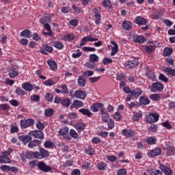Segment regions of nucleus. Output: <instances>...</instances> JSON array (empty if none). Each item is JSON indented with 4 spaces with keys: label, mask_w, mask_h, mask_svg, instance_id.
<instances>
[{
    "label": "nucleus",
    "mask_w": 175,
    "mask_h": 175,
    "mask_svg": "<svg viewBox=\"0 0 175 175\" xmlns=\"http://www.w3.org/2000/svg\"><path fill=\"white\" fill-rule=\"evenodd\" d=\"M93 11L94 13V17L96 18L95 23L98 25V24L100 23V14L99 13L98 8H94Z\"/></svg>",
    "instance_id": "obj_21"
},
{
    "label": "nucleus",
    "mask_w": 175,
    "mask_h": 175,
    "mask_svg": "<svg viewBox=\"0 0 175 175\" xmlns=\"http://www.w3.org/2000/svg\"><path fill=\"white\" fill-rule=\"evenodd\" d=\"M42 144V140L33 139L29 142L27 147H29V148H33V147H36L38 144Z\"/></svg>",
    "instance_id": "obj_20"
},
{
    "label": "nucleus",
    "mask_w": 175,
    "mask_h": 175,
    "mask_svg": "<svg viewBox=\"0 0 175 175\" xmlns=\"http://www.w3.org/2000/svg\"><path fill=\"white\" fill-rule=\"evenodd\" d=\"M37 166H38L39 170H42V172H44L45 173L51 172V170H52L51 167L46 165V163H44V161L39 162L37 164Z\"/></svg>",
    "instance_id": "obj_6"
},
{
    "label": "nucleus",
    "mask_w": 175,
    "mask_h": 175,
    "mask_svg": "<svg viewBox=\"0 0 175 175\" xmlns=\"http://www.w3.org/2000/svg\"><path fill=\"white\" fill-rule=\"evenodd\" d=\"M107 168V165H106V163L103 162L98 163V170H106Z\"/></svg>",
    "instance_id": "obj_43"
},
{
    "label": "nucleus",
    "mask_w": 175,
    "mask_h": 175,
    "mask_svg": "<svg viewBox=\"0 0 175 175\" xmlns=\"http://www.w3.org/2000/svg\"><path fill=\"white\" fill-rule=\"evenodd\" d=\"M35 124V121L33 119L21 120V127L23 129H26L28 126H32Z\"/></svg>",
    "instance_id": "obj_5"
},
{
    "label": "nucleus",
    "mask_w": 175,
    "mask_h": 175,
    "mask_svg": "<svg viewBox=\"0 0 175 175\" xmlns=\"http://www.w3.org/2000/svg\"><path fill=\"white\" fill-rule=\"evenodd\" d=\"M70 135L71 137H73L74 139H77V137H79V134L74 129L70 131Z\"/></svg>",
    "instance_id": "obj_56"
},
{
    "label": "nucleus",
    "mask_w": 175,
    "mask_h": 175,
    "mask_svg": "<svg viewBox=\"0 0 175 175\" xmlns=\"http://www.w3.org/2000/svg\"><path fill=\"white\" fill-rule=\"evenodd\" d=\"M0 163H10V159L5 154L0 156Z\"/></svg>",
    "instance_id": "obj_29"
},
{
    "label": "nucleus",
    "mask_w": 175,
    "mask_h": 175,
    "mask_svg": "<svg viewBox=\"0 0 175 175\" xmlns=\"http://www.w3.org/2000/svg\"><path fill=\"white\" fill-rule=\"evenodd\" d=\"M85 67L88 68V69H96V66H95V64L94 63L92 64L91 62L86 63Z\"/></svg>",
    "instance_id": "obj_58"
},
{
    "label": "nucleus",
    "mask_w": 175,
    "mask_h": 175,
    "mask_svg": "<svg viewBox=\"0 0 175 175\" xmlns=\"http://www.w3.org/2000/svg\"><path fill=\"white\" fill-rule=\"evenodd\" d=\"M102 107H103V103H97L92 105L91 110L94 113H96L99 110V109H102Z\"/></svg>",
    "instance_id": "obj_18"
},
{
    "label": "nucleus",
    "mask_w": 175,
    "mask_h": 175,
    "mask_svg": "<svg viewBox=\"0 0 175 175\" xmlns=\"http://www.w3.org/2000/svg\"><path fill=\"white\" fill-rule=\"evenodd\" d=\"M143 117V115L140 113H135L133 116V121H139L140 118Z\"/></svg>",
    "instance_id": "obj_39"
},
{
    "label": "nucleus",
    "mask_w": 175,
    "mask_h": 175,
    "mask_svg": "<svg viewBox=\"0 0 175 175\" xmlns=\"http://www.w3.org/2000/svg\"><path fill=\"white\" fill-rule=\"evenodd\" d=\"M84 107V103L81 100H75L73 102V104L71 105L70 108L71 109H79L80 107Z\"/></svg>",
    "instance_id": "obj_15"
},
{
    "label": "nucleus",
    "mask_w": 175,
    "mask_h": 175,
    "mask_svg": "<svg viewBox=\"0 0 175 175\" xmlns=\"http://www.w3.org/2000/svg\"><path fill=\"white\" fill-rule=\"evenodd\" d=\"M75 129L78 132H83L84 129H85V126L84 125V123L83 122H79L77 124H75Z\"/></svg>",
    "instance_id": "obj_32"
},
{
    "label": "nucleus",
    "mask_w": 175,
    "mask_h": 175,
    "mask_svg": "<svg viewBox=\"0 0 175 175\" xmlns=\"http://www.w3.org/2000/svg\"><path fill=\"white\" fill-rule=\"evenodd\" d=\"M59 135L61 136H64L65 139H67V140H69V128L68 127H62L59 131Z\"/></svg>",
    "instance_id": "obj_11"
},
{
    "label": "nucleus",
    "mask_w": 175,
    "mask_h": 175,
    "mask_svg": "<svg viewBox=\"0 0 175 175\" xmlns=\"http://www.w3.org/2000/svg\"><path fill=\"white\" fill-rule=\"evenodd\" d=\"M79 111V113H81V114H83V116H87L88 117H91L92 116V113L88 109H80Z\"/></svg>",
    "instance_id": "obj_30"
},
{
    "label": "nucleus",
    "mask_w": 175,
    "mask_h": 175,
    "mask_svg": "<svg viewBox=\"0 0 175 175\" xmlns=\"http://www.w3.org/2000/svg\"><path fill=\"white\" fill-rule=\"evenodd\" d=\"M17 69V66H12V68H8V75L10 79H15L18 76V72L16 70Z\"/></svg>",
    "instance_id": "obj_7"
},
{
    "label": "nucleus",
    "mask_w": 175,
    "mask_h": 175,
    "mask_svg": "<svg viewBox=\"0 0 175 175\" xmlns=\"http://www.w3.org/2000/svg\"><path fill=\"white\" fill-rule=\"evenodd\" d=\"M29 135L33 136L35 139H40V140L44 139V133L40 130L32 131L29 133Z\"/></svg>",
    "instance_id": "obj_4"
},
{
    "label": "nucleus",
    "mask_w": 175,
    "mask_h": 175,
    "mask_svg": "<svg viewBox=\"0 0 175 175\" xmlns=\"http://www.w3.org/2000/svg\"><path fill=\"white\" fill-rule=\"evenodd\" d=\"M158 120H159V114L157 113H153L146 116V121L149 124L157 122Z\"/></svg>",
    "instance_id": "obj_2"
},
{
    "label": "nucleus",
    "mask_w": 175,
    "mask_h": 175,
    "mask_svg": "<svg viewBox=\"0 0 175 175\" xmlns=\"http://www.w3.org/2000/svg\"><path fill=\"white\" fill-rule=\"evenodd\" d=\"M19 140L21 142H23L24 144H27V143H29L32 140V137L27 135H20L18 137Z\"/></svg>",
    "instance_id": "obj_14"
},
{
    "label": "nucleus",
    "mask_w": 175,
    "mask_h": 175,
    "mask_svg": "<svg viewBox=\"0 0 175 175\" xmlns=\"http://www.w3.org/2000/svg\"><path fill=\"white\" fill-rule=\"evenodd\" d=\"M161 154H162V150L161 148H157L154 150L148 151V157H149V158H154V157H158V155H161Z\"/></svg>",
    "instance_id": "obj_8"
},
{
    "label": "nucleus",
    "mask_w": 175,
    "mask_h": 175,
    "mask_svg": "<svg viewBox=\"0 0 175 175\" xmlns=\"http://www.w3.org/2000/svg\"><path fill=\"white\" fill-rule=\"evenodd\" d=\"M125 66L127 68H135V66H139V62L135 60H129L125 63Z\"/></svg>",
    "instance_id": "obj_22"
},
{
    "label": "nucleus",
    "mask_w": 175,
    "mask_h": 175,
    "mask_svg": "<svg viewBox=\"0 0 175 175\" xmlns=\"http://www.w3.org/2000/svg\"><path fill=\"white\" fill-rule=\"evenodd\" d=\"M89 80L90 83H96V81H99L100 80V77H90Z\"/></svg>",
    "instance_id": "obj_63"
},
{
    "label": "nucleus",
    "mask_w": 175,
    "mask_h": 175,
    "mask_svg": "<svg viewBox=\"0 0 175 175\" xmlns=\"http://www.w3.org/2000/svg\"><path fill=\"white\" fill-rule=\"evenodd\" d=\"M20 36L27 38L28 39L32 38V31L29 29L23 30L21 32Z\"/></svg>",
    "instance_id": "obj_19"
},
{
    "label": "nucleus",
    "mask_w": 175,
    "mask_h": 175,
    "mask_svg": "<svg viewBox=\"0 0 175 175\" xmlns=\"http://www.w3.org/2000/svg\"><path fill=\"white\" fill-rule=\"evenodd\" d=\"M150 98L152 99V100L158 101L159 99H161V96H159L158 94H154L150 95Z\"/></svg>",
    "instance_id": "obj_51"
},
{
    "label": "nucleus",
    "mask_w": 175,
    "mask_h": 175,
    "mask_svg": "<svg viewBox=\"0 0 175 175\" xmlns=\"http://www.w3.org/2000/svg\"><path fill=\"white\" fill-rule=\"evenodd\" d=\"M54 84H55V82L51 79H48V80L44 81V85H47L49 87H50L51 85H54Z\"/></svg>",
    "instance_id": "obj_54"
},
{
    "label": "nucleus",
    "mask_w": 175,
    "mask_h": 175,
    "mask_svg": "<svg viewBox=\"0 0 175 175\" xmlns=\"http://www.w3.org/2000/svg\"><path fill=\"white\" fill-rule=\"evenodd\" d=\"M113 118L116 121H121V120H122V116H121L120 112H116L113 116Z\"/></svg>",
    "instance_id": "obj_52"
},
{
    "label": "nucleus",
    "mask_w": 175,
    "mask_h": 175,
    "mask_svg": "<svg viewBox=\"0 0 175 175\" xmlns=\"http://www.w3.org/2000/svg\"><path fill=\"white\" fill-rule=\"evenodd\" d=\"M122 27L126 31H129V29H131L132 28V23L129 21H126L122 23Z\"/></svg>",
    "instance_id": "obj_35"
},
{
    "label": "nucleus",
    "mask_w": 175,
    "mask_h": 175,
    "mask_svg": "<svg viewBox=\"0 0 175 175\" xmlns=\"http://www.w3.org/2000/svg\"><path fill=\"white\" fill-rule=\"evenodd\" d=\"M15 93L17 94V95L21 96V95H27V92L24 91L23 89L20 88H17L15 90Z\"/></svg>",
    "instance_id": "obj_45"
},
{
    "label": "nucleus",
    "mask_w": 175,
    "mask_h": 175,
    "mask_svg": "<svg viewBox=\"0 0 175 175\" xmlns=\"http://www.w3.org/2000/svg\"><path fill=\"white\" fill-rule=\"evenodd\" d=\"M122 133L125 137H133V136H135V131L131 129H123Z\"/></svg>",
    "instance_id": "obj_16"
},
{
    "label": "nucleus",
    "mask_w": 175,
    "mask_h": 175,
    "mask_svg": "<svg viewBox=\"0 0 175 175\" xmlns=\"http://www.w3.org/2000/svg\"><path fill=\"white\" fill-rule=\"evenodd\" d=\"M159 79L161 80V81H163V83H167V81H169V78L166 77V76H165L163 74H160Z\"/></svg>",
    "instance_id": "obj_49"
},
{
    "label": "nucleus",
    "mask_w": 175,
    "mask_h": 175,
    "mask_svg": "<svg viewBox=\"0 0 175 175\" xmlns=\"http://www.w3.org/2000/svg\"><path fill=\"white\" fill-rule=\"evenodd\" d=\"M47 64L51 68V70H57V63L54 60H48Z\"/></svg>",
    "instance_id": "obj_25"
},
{
    "label": "nucleus",
    "mask_w": 175,
    "mask_h": 175,
    "mask_svg": "<svg viewBox=\"0 0 175 175\" xmlns=\"http://www.w3.org/2000/svg\"><path fill=\"white\" fill-rule=\"evenodd\" d=\"M101 116L102 121H103L104 122H107V121L110 120V115H109V113H105Z\"/></svg>",
    "instance_id": "obj_57"
},
{
    "label": "nucleus",
    "mask_w": 175,
    "mask_h": 175,
    "mask_svg": "<svg viewBox=\"0 0 175 175\" xmlns=\"http://www.w3.org/2000/svg\"><path fill=\"white\" fill-rule=\"evenodd\" d=\"M77 83L79 87H85V83H87V81L84 78H83V77L79 76L77 79Z\"/></svg>",
    "instance_id": "obj_34"
},
{
    "label": "nucleus",
    "mask_w": 175,
    "mask_h": 175,
    "mask_svg": "<svg viewBox=\"0 0 175 175\" xmlns=\"http://www.w3.org/2000/svg\"><path fill=\"white\" fill-rule=\"evenodd\" d=\"M105 122L107 123L109 129H113V128H114V120L109 119V120H107V122Z\"/></svg>",
    "instance_id": "obj_50"
},
{
    "label": "nucleus",
    "mask_w": 175,
    "mask_h": 175,
    "mask_svg": "<svg viewBox=\"0 0 175 175\" xmlns=\"http://www.w3.org/2000/svg\"><path fill=\"white\" fill-rule=\"evenodd\" d=\"M164 72L166 73L167 76H171L172 77H175V70L172 68H164Z\"/></svg>",
    "instance_id": "obj_24"
},
{
    "label": "nucleus",
    "mask_w": 175,
    "mask_h": 175,
    "mask_svg": "<svg viewBox=\"0 0 175 175\" xmlns=\"http://www.w3.org/2000/svg\"><path fill=\"white\" fill-rule=\"evenodd\" d=\"M54 146V143L50 141H46L44 143V147H45V148H53Z\"/></svg>",
    "instance_id": "obj_44"
},
{
    "label": "nucleus",
    "mask_w": 175,
    "mask_h": 175,
    "mask_svg": "<svg viewBox=\"0 0 175 175\" xmlns=\"http://www.w3.org/2000/svg\"><path fill=\"white\" fill-rule=\"evenodd\" d=\"M137 43H145V42H147V40L146 39V37L143 36H137L135 40Z\"/></svg>",
    "instance_id": "obj_28"
},
{
    "label": "nucleus",
    "mask_w": 175,
    "mask_h": 175,
    "mask_svg": "<svg viewBox=\"0 0 175 175\" xmlns=\"http://www.w3.org/2000/svg\"><path fill=\"white\" fill-rule=\"evenodd\" d=\"M54 47L58 49V50H62L64 49V44L58 41H55L53 43Z\"/></svg>",
    "instance_id": "obj_40"
},
{
    "label": "nucleus",
    "mask_w": 175,
    "mask_h": 175,
    "mask_svg": "<svg viewBox=\"0 0 175 175\" xmlns=\"http://www.w3.org/2000/svg\"><path fill=\"white\" fill-rule=\"evenodd\" d=\"M84 77H90L91 76H94V72L91 70H86L83 73Z\"/></svg>",
    "instance_id": "obj_62"
},
{
    "label": "nucleus",
    "mask_w": 175,
    "mask_h": 175,
    "mask_svg": "<svg viewBox=\"0 0 175 175\" xmlns=\"http://www.w3.org/2000/svg\"><path fill=\"white\" fill-rule=\"evenodd\" d=\"M173 53V49L172 48H165L163 52L164 57H169L170 55H172Z\"/></svg>",
    "instance_id": "obj_31"
},
{
    "label": "nucleus",
    "mask_w": 175,
    "mask_h": 175,
    "mask_svg": "<svg viewBox=\"0 0 175 175\" xmlns=\"http://www.w3.org/2000/svg\"><path fill=\"white\" fill-rule=\"evenodd\" d=\"M85 154L88 155H94L95 154V150L94 148L89 147L85 150Z\"/></svg>",
    "instance_id": "obj_47"
},
{
    "label": "nucleus",
    "mask_w": 175,
    "mask_h": 175,
    "mask_svg": "<svg viewBox=\"0 0 175 175\" xmlns=\"http://www.w3.org/2000/svg\"><path fill=\"white\" fill-rule=\"evenodd\" d=\"M146 143L150 145L155 144V143H157V139L152 137H150L146 139Z\"/></svg>",
    "instance_id": "obj_48"
},
{
    "label": "nucleus",
    "mask_w": 175,
    "mask_h": 175,
    "mask_svg": "<svg viewBox=\"0 0 175 175\" xmlns=\"http://www.w3.org/2000/svg\"><path fill=\"white\" fill-rule=\"evenodd\" d=\"M40 23L43 25L44 24H48V23H51V17L49 16H44L43 18H40Z\"/></svg>",
    "instance_id": "obj_27"
},
{
    "label": "nucleus",
    "mask_w": 175,
    "mask_h": 175,
    "mask_svg": "<svg viewBox=\"0 0 175 175\" xmlns=\"http://www.w3.org/2000/svg\"><path fill=\"white\" fill-rule=\"evenodd\" d=\"M54 114V109L53 108L46 109L44 111V115L46 117H51Z\"/></svg>",
    "instance_id": "obj_37"
},
{
    "label": "nucleus",
    "mask_w": 175,
    "mask_h": 175,
    "mask_svg": "<svg viewBox=\"0 0 175 175\" xmlns=\"http://www.w3.org/2000/svg\"><path fill=\"white\" fill-rule=\"evenodd\" d=\"M42 47H43L44 50H46V51H47V53H53V47H51L47 44H44Z\"/></svg>",
    "instance_id": "obj_59"
},
{
    "label": "nucleus",
    "mask_w": 175,
    "mask_h": 175,
    "mask_svg": "<svg viewBox=\"0 0 175 175\" xmlns=\"http://www.w3.org/2000/svg\"><path fill=\"white\" fill-rule=\"evenodd\" d=\"M145 50L147 53H152V51H155V46L148 45L146 46Z\"/></svg>",
    "instance_id": "obj_46"
},
{
    "label": "nucleus",
    "mask_w": 175,
    "mask_h": 175,
    "mask_svg": "<svg viewBox=\"0 0 175 175\" xmlns=\"http://www.w3.org/2000/svg\"><path fill=\"white\" fill-rule=\"evenodd\" d=\"M152 88L155 90V91H162L163 90V84L161 82H155L152 83Z\"/></svg>",
    "instance_id": "obj_17"
},
{
    "label": "nucleus",
    "mask_w": 175,
    "mask_h": 175,
    "mask_svg": "<svg viewBox=\"0 0 175 175\" xmlns=\"http://www.w3.org/2000/svg\"><path fill=\"white\" fill-rule=\"evenodd\" d=\"M45 98L46 99V100H48V102H53V100L54 99V96H53V94L50 93H47L45 95Z\"/></svg>",
    "instance_id": "obj_60"
},
{
    "label": "nucleus",
    "mask_w": 175,
    "mask_h": 175,
    "mask_svg": "<svg viewBox=\"0 0 175 175\" xmlns=\"http://www.w3.org/2000/svg\"><path fill=\"white\" fill-rule=\"evenodd\" d=\"M21 158L22 161H25V159H38V154L36 152H23L21 154Z\"/></svg>",
    "instance_id": "obj_1"
},
{
    "label": "nucleus",
    "mask_w": 175,
    "mask_h": 175,
    "mask_svg": "<svg viewBox=\"0 0 175 175\" xmlns=\"http://www.w3.org/2000/svg\"><path fill=\"white\" fill-rule=\"evenodd\" d=\"M75 96L77 99H85L87 93L84 90H76L75 92Z\"/></svg>",
    "instance_id": "obj_12"
},
{
    "label": "nucleus",
    "mask_w": 175,
    "mask_h": 175,
    "mask_svg": "<svg viewBox=\"0 0 175 175\" xmlns=\"http://www.w3.org/2000/svg\"><path fill=\"white\" fill-rule=\"evenodd\" d=\"M139 103H141V105H144V106H146L147 105H150V99L144 96H141L139 98Z\"/></svg>",
    "instance_id": "obj_33"
},
{
    "label": "nucleus",
    "mask_w": 175,
    "mask_h": 175,
    "mask_svg": "<svg viewBox=\"0 0 175 175\" xmlns=\"http://www.w3.org/2000/svg\"><path fill=\"white\" fill-rule=\"evenodd\" d=\"M111 44L114 46V47L112 48L111 55L113 57L118 53V44H117V42L116 41H111Z\"/></svg>",
    "instance_id": "obj_23"
},
{
    "label": "nucleus",
    "mask_w": 175,
    "mask_h": 175,
    "mask_svg": "<svg viewBox=\"0 0 175 175\" xmlns=\"http://www.w3.org/2000/svg\"><path fill=\"white\" fill-rule=\"evenodd\" d=\"M90 62H98L99 61V57L96 54H92L90 55Z\"/></svg>",
    "instance_id": "obj_38"
},
{
    "label": "nucleus",
    "mask_w": 175,
    "mask_h": 175,
    "mask_svg": "<svg viewBox=\"0 0 175 175\" xmlns=\"http://www.w3.org/2000/svg\"><path fill=\"white\" fill-rule=\"evenodd\" d=\"M62 105L65 107H69V106L70 105V100L69 98L63 99L62 100Z\"/></svg>",
    "instance_id": "obj_41"
},
{
    "label": "nucleus",
    "mask_w": 175,
    "mask_h": 175,
    "mask_svg": "<svg viewBox=\"0 0 175 175\" xmlns=\"http://www.w3.org/2000/svg\"><path fill=\"white\" fill-rule=\"evenodd\" d=\"M142 94L143 91L140 88H136L131 92V95L134 98H139Z\"/></svg>",
    "instance_id": "obj_13"
},
{
    "label": "nucleus",
    "mask_w": 175,
    "mask_h": 175,
    "mask_svg": "<svg viewBox=\"0 0 175 175\" xmlns=\"http://www.w3.org/2000/svg\"><path fill=\"white\" fill-rule=\"evenodd\" d=\"M147 172L150 175H162V172L159 170H157L154 172V171H152V168H150L147 170Z\"/></svg>",
    "instance_id": "obj_36"
},
{
    "label": "nucleus",
    "mask_w": 175,
    "mask_h": 175,
    "mask_svg": "<svg viewBox=\"0 0 175 175\" xmlns=\"http://www.w3.org/2000/svg\"><path fill=\"white\" fill-rule=\"evenodd\" d=\"M113 60L109 57H104L103 59V65H109V64H112Z\"/></svg>",
    "instance_id": "obj_53"
},
{
    "label": "nucleus",
    "mask_w": 175,
    "mask_h": 175,
    "mask_svg": "<svg viewBox=\"0 0 175 175\" xmlns=\"http://www.w3.org/2000/svg\"><path fill=\"white\" fill-rule=\"evenodd\" d=\"M152 18L153 20H158V18H161V12H155L152 15Z\"/></svg>",
    "instance_id": "obj_55"
},
{
    "label": "nucleus",
    "mask_w": 175,
    "mask_h": 175,
    "mask_svg": "<svg viewBox=\"0 0 175 175\" xmlns=\"http://www.w3.org/2000/svg\"><path fill=\"white\" fill-rule=\"evenodd\" d=\"M22 88L23 90H25V91H28L29 92H31V91H33L35 89V86L32 85L29 82H25L22 84Z\"/></svg>",
    "instance_id": "obj_10"
},
{
    "label": "nucleus",
    "mask_w": 175,
    "mask_h": 175,
    "mask_svg": "<svg viewBox=\"0 0 175 175\" xmlns=\"http://www.w3.org/2000/svg\"><path fill=\"white\" fill-rule=\"evenodd\" d=\"M134 21L137 25H146V24H148V21L142 16H137Z\"/></svg>",
    "instance_id": "obj_9"
},
{
    "label": "nucleus",
    "mask_w": 175,
    "mask_h": 175,
    "mask_svg": "<svg viewBox=\"0 0 175 175\" xmlns=\"http://www.w3.org/2000/svg\"><path fill=\"white\" fill-rule=\"evenodd\" d=\"M87 42H91V35L87 36L86 37H83L81 39L80 46L83 47V46H85V44H87Z\"/></svg>",
    "instance_id": "obj_26"
},
{
    "label": "nucleus",
    "mask_w": 175,
    "mask_h": 175,
    "mask_svg": "<svg viewBox=\"0 0 175 175\" xmlns=\"http://www.w3.org/2000/svg\"><path fill=\"white\" fill-rule=\"evenodd\" d=\"M117 174L118 175H126V169H120L117 172Z\"/></svg>",
    "instance_id": "obj_64"
},
{
    "label": "nucleus",
    "mask_w": 175,
    "mask_h": 175,
    "mask_svg": "<svg viewBox=\"0 0 175 175\" xmlns=\"http://www.w3.org/2000/svg\"><path fill=\"white\" fill-rule=\"evenodd\" d=\"M146 75L148 76V77H149V79H151L152 81L155 80V75H154V72L148 68Z\"/></svg>",
    "instance_id": "obj_42"
},
{
    "label": "nucleus",
    "mask_w": 175,
    "mask_h": 175,
    "mask_svg": "<svg viewBox=\"0 0 175 175\" xmlns=\"http://www.w3.org/2000/svg\"><path fill=\"white\" fill-rule=\"evenodd\" d=\"M30 99L33 102H39V100H40V97L38 95H32L30 96Z\"/></svg>",
    "instance_id": "obj_61"
},
{
    "label": "nucleus",
    "mask_w": 175,
    "mask_h": 175,
    "mask_svg": "<svg viewBox=\"0 0 175 175\" xmlns=\"http://www.w3.org/2000/svg\"><path fill=\"white\" fill-rule=\"evenodd\" d=\"M39 151H36L37 159H44V158H49L50 153L43 148H39Z\"/></svg>",
    "instance_id": "obj_3"
}]
</instances>
